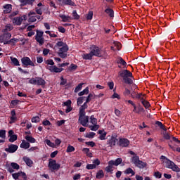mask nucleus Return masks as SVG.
Here are the masks:
<instances>
[{"label": "nucleus", "instance_id": "51", "mask_svg": "<svg viewBox=\"0 0 180 180\" xmlns=\"http://www.w3.org/2000/svg\"><path fill=\"white\" fill-rule=\"evenodd\" d=\"M92 18H94V12L89 11L86 15V19L87 20H92Z\"/></svg>", "mask_w": 180, "mask_h": 180}, {"label": "nucleus", "instance_id": "10", "mask_svg": "<svg viewBox=\"0 0 180 180\" xmlns=\"http://www.w3.org/2000/svg\"><path fill=\"white\" fill-rule=\"evenodd\" d=\"M21 62L23 65H25V67H29V65L34 67L36 65L29 57H24L21 58Z\"/></svg>", "mask_w": 180, "mask_h": 180}, {"label": "nucleus", "instance_id": "52", "mask_svg": "<svg viewBox=\"0 0 180 180\" xmlns=\"http://www.w3.org/2000/svg\"><path fill=\"white\" fill-rule=\"evenodd\" d=\"M156 124L159 126V127H160L162 130H165V131H167V128H165V127L164 126V124H162L161 122L157 121Z\"/></svg>", "mask_w": 180, "mask_h": 180}, {"label": "nucleus", "instance_id": "38", "mask_svg": "<svg viewBox=\"0 0 180 180\" xmlns=\"http://www.w3.org/2000/svg\"><path fill=\"white\" fill-rule=\"evenodd\" d=\"M105 13L109 15L110 18H113L115 16L113 10H112L110 8L105 9Z\"/></svg>", "mask_w": 180, "mask_h": 180}, {"label": "nucleus", "instance_id": "46", "mask_svg": "<svg viewBox=\"0 0 180 180\" xmlns=\"http://www.w3.org/2000/svg\"><path fill=\"white\" fill-rule=\"evenodd\" d=\"M126 102H128V103H130V105H132V106L134 107L133 112H140V110H142L141 108H139V111H137V110H136V104H134V103H133V101H131V100L126 101Z\"/></svg>", "mask_w": 180, "mask_h": 180}, {"label": "nucleus", "instance_id": "33", "mask_svg": "<svg viewBox=\"0 0 180 180\" xmlns=\"http://www.w3.org/2000/svg\"><path fill=\"white\" fill-rule=\"evenodd\" d=\"M25 140L28 141V143H36V139L33 138L32 136H30L29 135H27L25 137Z\"/></svg>", "mask_w": 180, "mask_h": 180}, {"label": "nucleus", "instance_id": "13", "mask_svg": "<svg viewBox=\"0 0 180 180\" xmlns=\"http://www.w3.org/2000/svg\"><path fill=\"white\" fill-rule=\"evenodd\" d=\"M20 167L18 165V163H15V162H11L10 164V165L8 166V172H10L11 174H12V172H14V170L13 169H19Z\"/></svg>", "mask_w": 180, "mask_h": 180}, {"label": "nucleus", "instance_id": "18", "mask_svg": "<svg viewBox=\"0 0 180 180\" xmlns=\"http://www.w3.org/2000/svg\"><path fill=\"white\" fill-rule=\"evenodd\" d=\"M8 136L10 137L9 141L10 143H13L14 141H16L18 140V136L13 135V131L10 130L8 131Z\"/></svg>", "mask_w": 180, "mask_h": 180}, {"label": "nucleus", "instance_id": "4", "mask_svg": "<svg viewBox=\"0 0 180 180\" xmlns=\"http://www.w3.org/2000/svg\"><path fill=\"white\" fill-rule=\"evenodd\" d=\"M60 167L61 165L58 163H57V161L51 159L49 161V169L53 172V171H58L60 169Z\"/></svg>", "mask_w": 180, "mask_h": 180}, {"label": "nucleus", "instance_id": "26", "mask_svg": "<svg viewBox=\"0 0 180 180\" xmlns=\"http://www.w3.org/2000/svg\"><path fill=\"white\" fill-rule=\"evenodd\" d=\"M60 18L62 19L63 22H70V20H72V18L69 15H61Z\"/></svg>", "mask_w": 180, "mask_h": 180}, {"label": "nucleus", "instance_id": "53", "mask_svg": "<svg viewBox=\"0 0 180 180\" xmlns=\"http://www.w3.org/2000/svg\"><path fill=\"white\" fill-rule=\"evenodd\" d=\"M29 83L32 85H37V77L30 79Z\"/></svg>", "mask_w": 180, "mask_h": 180}, {"label": "nucleus", "instance_id": "16", "mask_svg": "<svg viewBox=\"0 0 180 180\" xmlns=\"http://www.w3.org/2000/svg\"><path fill=\"white\" fill-rule=\"evenodd\" d=\"M17 150L18 146L12 144L8 146V148H6L5 151H6V153H15Z\"/></svg>", "mask_w": 180, "mask_h": 180}, {"label": "nucleus", "instance_id": "20", "mask_svg": "<svg viewBox=\"0 0 180 180\" xmlns=\"http://www.w3.org/2000/svg\"><path fill=\"white\" fill-rule=\"evenodd\" d=\"M117 50H120L122 49V44L119 41H114L113 45L111 46V50H113V51H116Z\"/></svg>", "mask_w": 180, "mask_h": 180}, {"label": "nucleus", "instance_id": "30", "mask_svg": "<svg viewBox=\"0 0 180 180\" xmlns=\"http://www.w3.org/2000/svg\"><path fill=\"white\" fill-rule=\"evenodd\" d=\"M63 5H70V6H75V3L71 0H62Z\"/></svg>", "mask_w": 180, "mask_h": 180}, {"label": "nucleus", "instance_id": "59", "mask_svg": "<svg viewBox=\"0 0 180 180\" xmlns=\"http://www.w3.org/2000/svg\"><path fill=\"white\" fill-rule=\"evenodd\" d=\"M95 132H89L86 134V137H87V139H94V137H95Z\"/></svg>", "mask_w": 180, "mask_h": 180}, {"label": "nucleus", "instance_id": "19", "mask_svg": "<svg viewBox=\"0 0 180 180\" xmlns=\"http://www.w3.org/2000/svg\"><path fill=\"white\" fill-rule=\"evenodd\" d=\"M22 160L24 161V162H25V164H26V165H27V167H32L33 165V160H32V159H30L27 156H24L22 158Z\"/></svg>", "mask_w": 180, "mask_h": 180}, {"label": "nucleus", "instance_id": "58", "mask_svg": "<svg viewBox=\"0 0 180 180\" xmlns=\"http://www.w3.org/2000/svg\"><path fill=\"white\" fill-rule=\"evenodd\" d=\"M18 103H19V100H13L11 103V107L15 108Z\"/></svg>", "mask_w": 180, "mask_h": 180}, {"label": "nucleus", "instance_id": "41", "mask_svg": "<svg viewBox=\"0 0 180 180\" xmlns=\"http://www.w3.org/2000/svg\"><path fill=\"white\" fill-rule=\"evenodd\" d=\"M45 64H46L47 67H53L54 65V61L51 59H48L45 60Z\"/></svg>", "mask_w": 180, "mask_h": 180}, {"label": "nucleus", "instance_id": "40", "mask_svg": "<svg viewBox=\"0 0 180 180\" xmlns=\"http://www.w3.org/2000/svg\"><path fill=\"white\" fill-rule=\"evenodd\" d=\"M89 129L92 131H96V130L99 129V125H98V124L89 125Z\"/></svg>", "mask_w": 180, "mask_h": 180}, {"label": "nucleus", "instance_id": "54", "mask_svg": "<svg viewBox=\"0 0 180 180\" xmlns=\"http://www.w3.org/2000/svg\"><path fill=\"white\" fill-rule=\"evenodd\" d=\"M142 104L143 105L144 108H146V109H148V108L150 106V103L145 100L142 101Z\"/></svg>", "mask_w": 180, "mask_h": 180}, {"label": "nucleus", "instance_id": "7", "mask_svg": "<svg viewBox=\"0 0 180 180\" xmlns=\"http://www.w3.org/2000/svg\"><path fill=\"white\" fill-rule=\"evenodd\" d=\"M166 167L167 168H169L170 169H172V171H174V172H179L180 169L178 167L174 162L169 160H166Z\"/></svg>", "mask_w": 180, "mask_h": 180}, {"label": "nucleus", "instance_id": "64", "mask_svg": "<svg viewBox=\"0 0 180 180\" xmlns=\"http://www.w3.org/2000/svg\"><path fill=\"white\" fill-rule=\"evenodd\" d=\"M56 145V147H57V146H60L61 144V140L58 139H56L55 140V143Z\"/></svg>", "mask_w": 180, "mask_h": 180}, {"label": "nucleus", "instance_id": "32", "mask_svg": "<svg viewBox=\"0 0 180 180\" xmlns=\"http://www.w3.org/2000/svg\"><path fill=\"white\" fill-rule=\"evenodd\" d=\"M140 161V158L137 155H134L131 158V162L135 165Z\"/></svg>", "mask_w": 180, "mask_h": 180}, {"label": "nucleus", "instance_id": "28", "mask_svg": "<svg viewBox=\"0 0 180 180\" xmlns=\"http://www.w3.org/2000/svg\"><path fill=\"white\" fill-rule=\"evenodd\" d=\"M37 85H41L43 86L44 85H46V81L41 77H37Z\"/></svg>", "mask_w": 180, "mask_h": 180}, {"label": "nucleus", "instance_id": "14", "mask_svg": "<svg viewBox=\"0 0 180 180\" xmlns=\"http://www.w3.org/2000/svg\"><path fill=\"white\" fill-rule=\"evenodd\" d=\"M130 144V141L127 139L121 138L119 141V145L121 147H127Z\"/></svg>", "mask_w": 180, "mask_h": 180}, {"label": "nucleus", "instance_id": "23", "mask_svg": "<svg viewBox=\"0 0 180 180\" xmlns=\"http://www.w3.org/2000/svg\"><path fill=\"white\" fill-rule=\"evenodd\" d=\"M98 134H100L99 139L100 140H105L106 139V131L104 130H99Z\"/></svg>", "mask_w": 180, "mask_h": 180}, {"label": "nucleus", "instance_id": "22", "mask_svg": "<svg viewBox=\"0 0 180 180\" xmlns=\"http://www.w3.org/2000/svg\"><path fill=\"white\" fill-rule=\"evenodd\" d=\"M30 147V143L23 140L20 144V148H24L25 150H27Z\"/></svg>", "mask_w": 180, "mask_h": 180}, {"label": "nucleus", "instance_id": "48", "mask_svg": "<svg viewBox=\"0 0 180 180\" xmlns=\"http://www.w3.org/2000/svg\"><path fill=\"white\" fill-rule=\"evenodd\" d=\"M0 138L5 140L6 139V131L5 130H0Z\"/></svg>", "mask_w": 180, "mask_h": 180}, {"label": "nucleus", "instance_id": "2", "mask_svg": "<svg viewBox=\"0 0 180 180\" xmlns=\"http://www.w3.org/2000/svg\"><path fill=\"white\" fill-rule=\"evenodd\" d=\"M119 75L123 78V81L125 82V84H133V74L131 73L130 71L127 70H122L119 72Z\"/></svg>", "mask_w": 180, "mask_h": 180}, {"label": "nucleus", "instance_id": "43", "mask_svg": "<svg viewBox=\"0 0 180 180\" xmlns=\"http://www.w3.org/2000/svg\"><path fill=\"white\" fill-rule=\"evenodd\" d=\"M72 19H75L76 20H78V19H79V15H78V13H77V11H73L72 13Z\"/></svg>", "mask_w": 180, "mask_h": 180}, {"label": "nucleus", "instance_id": "42", "mask_svg": "<svg viewBox=\"0 0 180 180\" xmlns=\"http://www.w3.org/2000/svg\"><path fill=\"white\" fill-rule=\"evenodd\" d=\"M135 165L136 167H138V168H144V167H146V163L139 160Z\"/></svg>", "mask_w": 180, "mask_h": 180}, {"label": "nucleus", "instance_id": "12", "mask_svg": "<svg viewBox=\"0 0 180 180\" xmlns=\"http://www.w3.org/2000/svg\"><path fill=\"white\" fill-rule=\"evenodd\" d=\"M23 19L26 20V15H23L22 17H15L13 19V25H16L17 26H20L22 25V22L23 21Z\"/></svg>", "mask_w": 180, "mask_h": 180}, {"label": "nucleus", "instance_id": "55", "mask_svg": "<svg viewBox=\"0 0 180 180\" xmlns=\"http://www.w3.org/2000/svg\"><path fill=\"white\" fill-rule=\"evenodd\" d=\"M82 85H84V83H80L78 84V86L75 88V92L77 94V92H79L81 89H82Z\"/></svg>", "mask_w": 180, "mask_h": 180}, {"label": "nucleus", "instance_id": "17", "mask_svg": "<svg viewBox=\"0 0 180 180\" xmlns=\"http://www.w3.org/2000/svg\"><path fill=\"white\" fill-rule=\"evenodd\" d=\"M3 12L4 14L11 13L12 12V5L6 4L3 6Z\"/></svg>", "mask_w": 180, "mask_h": 180}, {"label": "nucleus", "instance_id": "60", "mask_svg": "<svg viewBox=\"0 0 180 180\" xmlns=\"http://www.w3.org/2000/svg\"><path fill=\"white\" fill-rule=\"evenodd\" d=\"M32 123H37L40 122V118L39 117H34L32 118Z\"/></svg>", "mask_w": 180, "mask_h": 180}, {"label": "nucleus", "instance_id": "62", "mask_svg": "<svg viewBox=\"0 0 180 180\" xmlns=\"http://www.w3.org/2000/svg\"><path fill=\"white\" fill-rule=\"evenodd\" d=\"M153 175L155 178H158V179L161 178L162 176V174L160 173V172H155Z\"/></svg>", "mask_w": 180, "mask_h": 180}, {"label": "nucleus", "instance_id": "39", "mask_svg": "<svg viewBox=\"0 0 180 180\" xmlns=\"http://www.w3.org/2000/svg\"><path fill=\"white\" fill-rule=\"evenodd\" d=\"M94 98V94H89V96L86 97V102L84 103V105H86V106H88L86 103L91 102V100Z\"/></svg>", "mask_w": 180, "mask_h": 180}, {"label": "nucleus", "instance_id": "50", "mask_svg": "<svg viewBox=\"0 0 180 180\" xmlns=\"http://www.w3.org/2000/svg\"><path fill=\"white\" fill-rule=\"evenodd\" d=\"M28 151L30 153H36L39 151V147L37 146L31 147L30 149H28Z\"/></svg>", "mask_w": 180, "mask_h": 180}, {"label": "nucleus", "instance_id": "45", "mask_svg": "<svg viewBox=\"0 0 180 180\" xmlns=\"http://www.w3.org/2000/svg\"><path fill=\"white\" fill-rule=\"evenodd\" d=\"M90 123H92L93 124H98V120L95 118V116L91 115L90 117Z\"/></svg>", "mask_w": 180, "mask_h": 180}, {"label": "nucleus", "instance_id": "34", "mask_svg": "<svg viewBox=\"0 0 180 180\" xmlns=\"http://www.w3.org/2000/svg\"><path fill=\"white\" fill-rule=\"evenodd\" d=\"M44 143H46V144H47L49 147H51L52 148H56V145L54 144V143L51 142V140L46 139L44 141Z\"/></svg>", "mask_w": 180, "mask_h": 180}, {"label": "nucleus", "instance_id": "24", "mask_svg": "<svg viewBox=\"0 0 180 180\" xmlns=\"http://www.w3.org/2000/svg\"><path fill=\"white\" fill-rule=\"evenodd\" d=\"M108 144L112 147L113 146H116V143H117V139L115 136H112L110 140H108Z\"/></svg>", "mask_w": 180, "mask_h": 180}, {"label": "nucleus", "instance_id": "31", "mask_svg": "<svg viewBox=\"0 0 180 180\" xmlns=\"http://www.w3.org/2000/svg\"><path fill=\"white\" fill-rule=\"evenodd\" d=\"M103 176H105L103 170H100L97 172L96 178H97V179H102V178H103Z\"/></svg>", "mask_w": 180, "mask_h": 180}, {"label": "nucleus", "instance_id": "36", "mask_svg": "<svg viewBox=\"0 0 180 180\" xmlns=\"http://www.w3.org/2000/svg\"><path fill=\"white\" fill-rule=\"evenodd\" d=\"M106 172H113V165H110V162H108V166L105 167Z\"/></svg>", "mask_w": 180, "mask_h": 180}, {"label": "nucleus", "instance_id": "5", "mask_svg": "<svg viewBox=\"0 0 180 180\" xmlns=\"http://www.w3.org/2000/svg\"><path fill=\"white\" fill-rule=\"evenodd\" d=\"M11 37H12L11 33L4 32V34L0 36V41L1 43H4V44H9L11 43V41H9Z\"/></svg>", "mask_w": 180, "mask_h": 180}, {"label": "nucleus", "instance_id": "47", "mask_svg": "<svg viewBox=\"0 0 180 180\" xmlns=\"http://www.w3.org/2000/svg\"><path fill=\"white\" fill-rule=\"evenodd\" d=\"M84 99H85V96H82L78 98L77 101V105L79 106V105H82Z\"/></svg>", "mask_w": 180, "mask_h": 180}, {"label": "nucleus", "instance_id": "37", "mask_svg": "<svg viewBox=\"0 0 180 180\" xmlns=\"http://www.w3.org/2000/svg\"><path fill=\"white\" fill-rule=\"evenodd\" d=\"M117 63L118 64H121L124 67H126V65H127V63H126V61H124V60H123V58H118L117 60Z\"/></svg>", "mask_w": 180, "mask_h": 180}, {"label": "nucleus", "instance_id": "8", "mask_svg": "<svg viewBox=\"0 0 180 180\" xmlns=\"http://www.w3.org/2000/svg\"><path fill=\"white\" fill-rule=\"evenodd\" d=\"M68 51V46L64 45L63 46L60 47L58 52L59 57H61V58H65V57H67Z\"/></svg>", "mask_w": 180, "mask_h": 180}, {"label": "nucleus", "instance_id": "49", "mask_svg": "<svg viewBox=\"0 0 180 180\" xmlns=\"http://www.w3.org/2000/svg\"><path fill=\"white\" fill-rule=\"evenodd\" d=\"M74 151H75V148L71 145H69L67 148L66 153H72Z\"/></svg>", "mask_w": 180, "mask_h": 180}, {"label": "nucleus", "instance_id": "63", "mask_svg": "<svg viewBox=\"0 0 180 180\" xmlns=\"http://www.w3.org/2000/svg\"><path fill=\"white\" fill-rule=\"evenodd\" d=\"M64 106L70 107L71 106V100H68L66 102L63 103Z\"/></svg>", "mask_w": 180, "mask_h": 180}, {"label": "nucleus", "instance_id": "6", "mask_svg": "<svg viewBox=\"0 0 180 180\" xmlns=\"http://www.w3.org/2000/svg\"><path fill=\"white\" fill-rule=\"evenodd\" d=\"M44 34V32L43 31L37 30L35 40L39 43V46H43L44 44V38L43 37Z\"/></svg>", "mask_w": 180, "mask_h": 180}, {"label": "nucleus", "instance_id": "21", "mask_svg": "<svg viewBox=\"0 0 180 180\" xmlns=\"http://www.w3.org/2000/svg\"><path fill=\"white\" fill-rule=\"evenodd\" d=\"M122 158H119L115 160H110V165L117 167L118 165H120V164H122Z\"/></svg>", "mask_w": 180, "mask_h": 180}, {"label": "nucleus", "instance_id": "25", "mask_svg": "<svg viewBox=\"0 0 180 180\" xmlns=\"http://www.w3.org/2000/svg\"><path fill=\"white\" fill-rule=\"evenodd\" d=\"M82 57L84 58V60H92L94 55H92V53L90 52L89 53H83Z\"/></svg>", "mask_w": 180, "mask_h": 180}, {"label": "nucleus", "instance_id": "3", "mask_svg": "<svg viewBox=\"0 0 180 180\" xmlns=\"http://www.w3.org/2000/svg\"><path fill=\"white\" fill-rule=\"evenodd\" d=\"M90 52L92 56H95V57H101L102 56V49L99 48V46H96V45H91L90 46Z\"/></svg>", "mask_w": 180, "mask_h": 180}, {"label": "nucleus", "instance_id": "29", "mask_svg": "<svg viewBox=\"0 0 180 180\" xmlns=\"http://www.w3.org/2000/svg\"><path fill=\"white\" fill-rule=\"evenodd\" d=\"M89 94V87H86L82 91L78 93L79 96H84V95H88Z\"/></svg>", "mask_w": 180, "mask_h": 180}, {"label": "nucleus", "instance_id": "15", "mask_svg": "<svg viewBox=\"0 0 180 180\" xmlns=\"http://www.w3.org/2000/svg\"><path fill=\"white\" fill-rule=\"evenodd\" d=\"M47 70H49L51 72H61L63 71V68H58L56 65L53 66H46Z\"/></svg>", "mask_w": 180, "mask_h": 180}, {"label": "nucleus", "instance_id": "9", "mask_svg": "<svg viewBox=\"0 0 180 180\" xmlns=\"http://www.w3.org/2000/svg\"><path fill=\"white\" fill-rule=\"evenodd\" d=\"M28 22H36L37 20V19L39 20V19H41V17H40V15H36V12L34 11H30L28 14Z\"/></svg>", "mask_w": 180, "mask_h": 180}, {"label": "nucleus", "instance_id": "44", "mask_svg": "<svg viewBox=\"0 0 180 180\" xmlns=\"http://www.w3.org/2000/svg\"><path fill=\"white\" fill-rule=\"evenodd\" d=\"M124 174H131V176H133L134 175H135L136 173L134 172V171H133V169L129 167L124 171Z\"/></svg>", "mask_w": 180, "mask_h": 180}, {"label": "nucleus", "instance_id": "61", "mask_svg": "<svg viewBox=\"0 0 180 180\" xmlns=\"http://www.w3.org/2000/svg\"><path fill=\"white\" fill-rule=\"evenodd\" d=\"M111 98L112 99H120V96L117 93H114Z\"/></svg>", "mask_w": 180, "mask_h": 180}, {"label": "nucleus", "instance_id": "11", "mask_svg": "<svg viewBox=\"0 0 180 180\" xmlns=\"http://www.w3.org/2000/svg\"><path fill=\"white\" fill-rule=\"evenodd\" d=\"M20 176H22V179H25V180L27 179V176H26V173L23 172H18L17 173L12 174V177L15 180L19 179Z\"/></svg>", "mask_w": 180, "mask_h": 180}, {"label": "nucleus", "instance_id": "27", "mask_svg": "<svg viewBox=\"0 0 180 180\" xmlns=\"http://www.w3.org/2000/svg\"><path fill=\"white\" fill-rule=\"evenodd\" d=\"M13 30V25L11 24H8L6 25L5 29L3 30V33H8V32H11V30Z\"/></svg>", "mask_w": 180, "mask_h": 180}, {"label": "nucleus", "instance_id": "35", "mask_svg": "<svg viewBox=\"0 0 180 180\" xmlns=\"http://www.w3.org/2000/svg\"><path fill=\"white\" fill-rule=\"evenodd\" d=\"M11 63L13 65L19 66L20 64L19 63V60L16 58L11 57Z\"/></svg>", "mask_w": 180, "mask_h": 180}, {"label": "nucleus", "instance_id": "57", "mask_svg": "<svg viewBox=\"0 0 180 180\" xmlns=\"http://www.w3.org/2000/svg\"><path fill=\"white\" fill-rule=\"evenodd\" d=\"M96 168V165L95 164H89L86 165V169H95Z\"/></svg>", "mask_w": 180, "mask_h": 180}, {"label": "nucleus", "instance_id": "56", "mask_svg": "<svg viewBox=\"0 0 180 180\" xmlns=\"http://www.w3.org/2000/svg\"><path fill=\"white\" fill-rule=\"evenodd\" d=\"M35 11L38 15H43V7H37Z\"/></svg>", "mask_w": 180, "mask_h": 180}, {"label": "nucleus", "instance_id": "1", "mask_svg": "<svg viewBox=\"0 0 180 180\" xmlns=\"http://www.w3.org/2000/svg\"><path fill=\"white\" fill-rule=\"evenodd\" d=\"M87 108L88 105H86V104H83L79 108V123H80V124H82L84 127H87V126L89 124V117L85 115V109H86Z\"/></svg>", "mask_w": 180, "mask_h": 180}]
</instances>
